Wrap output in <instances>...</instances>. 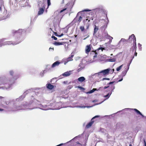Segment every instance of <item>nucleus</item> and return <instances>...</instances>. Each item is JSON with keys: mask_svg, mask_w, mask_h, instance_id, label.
Masks as SVG:
<instances>
[{"mask_svg": "<svg viewBox=\"0 0 146 146\" xmlns=\"http://www.w3.org/2000/svg\"><path fill=\"white\" fill-rule=\"evenodd\" d=\"M129 41L131 40L133 41V45L131 48V50L133 52L134 51H136L137 46L136 43V38L135 35L134 34L131 35L128 39Z\"/></svg>", "mask_w": 146, "mask_h": 146, "instance_id": "1", "label": "nucleus"}, {"mask_svg": "<svg viewBox=\"0 0 146 146\" xmlns=\"http://www.w3.org/2000/svg\"><path fill=\"white\" fill-rule=\"evenodd\" d=\"M114 83H116V82L115 81H113L109 82L108 83V85H110L107 86H105L104 88V89H105L107 88H109V92H111L112 93V92H113L115 88V86L113 84Z\"/></svg>", "mask_w": 146, "mask_h": 146, "instance_id": "2", "label": "nucleus"}, {"mask_svg": "<svg viewBox=\"0 0 146 146\" xmlns=\"http://www.w3.org/2000/svg\"><path fill=\"white\" fill-rule=\"evenodd\" d=\"M134 56H133L132 57V59L131 60H130V62L128 64H127L126 67L125 68V70L122 72L121 73V75L123 76H125V75L126 74L127 71H128V70L129 69L130 64H131V63L132 60L134 58Z\"/></svg>", "mask_w": 146, "mask_h": 146, "instance_id": "3", "label": "nucleus"}, {"mask_svg": "<svg viewBox=\"0 0 146 146\" xmlns=\"http://www.w3.org/2000/svg\"><path fill=\"white\" fill-rule=\"evenodd\" d=\"M99 116L98 115H96L93 117L91 119L90 122L88 123L86 126V128H89L94 123V121H93V120L97 117H99Z\"/></svg>", "mask_w": 146, "mask_h": 146, "instance_id": "4", "label": "nucleus"}, {"mask_svg": "<svg viewBox=\"0 0 146 146\" xmlns=\"http://www.w3.org/2000/svg\"><path fill=\"white\" fill-rule=\"evenodd\" d=\"M90 21V19L89 18H86V19L84 20L83 21V23L84 25H86V29H89L90 25L89 22Z\"/></svg>", "mask_w": 146, "mask_h": 146, "instance_id": "5", "label": "nucleus"}, {"mask_svg": "<svg viewBox=\"0 0 146 146\" xmlns=\"http://www.w3.org/2000/svg\"><path fill=\"white\" fill-rule=\"evenodd\" d=\"M74 56L73 55H72L70 56L66 59L64 61V64H66L68 62L73 60L72 58Z\"/></svg>", "mask_w": 146, "mask_h": 146, "instance_id": "6", "label": "nucleus"}, {"mask_svg": "<svg viewBox=\"0 0 146 146\" xmlns=\"http://www.w3.org/2000/svg\"><path fill=\"white\" fill-rule=\"evenodd\" d=\"M42 4L43 5L42 7V8H40V9L39 10L38 12V14L39 15L42 14L43 13L44 11V10L45 9V5L43 3Z\"/></svg>", "mask_w": 146, "mask_h": 146, "instance_id": "7", "label": "nucleus"}, {"mask_svg": "<svg viewBox=\"0 0 146 146\" xmlns=\"http://www.w3.org/2000/svg\"><path fill=\"white\" fill-rule=\"evenodd\" d=\"M22 41V40L21 39L20 37L19 38H16L15 39V41L13 42L14 45H16L18 44L21 42Z\"/></svg>", "mask_w": 146, "mask_h": 146, "instance_id": "8", "label": "nucleus"}, {"mask_svg": "<svg viewBox=\"0 0 146 146\" xmlns=\"http://www.w3.org/2000/svg\"><path fill=\"white\" fill-rule=\"evenodd\" d=\"M110 71V69L108 68L102 70L100 73H102L104 75H105L108 74L109 73Z\"/></svg>", "mask_w": 146, "mask_h": 146, "instance_id": "9", "label": "nucleus"}, {"mask_svg": "<svg viewBox=\"0 0 146 146\" xmlns=\"http://www.w3.org/2000/svg\"><path fill=\"white\" fill-rule=\"evenodd\" d=\"M94 12H90V16L87 17L86 18H89L90 20H93L94 19Z\"/></svg>", "mask_w": 146, "mask_h": 146, "instance_id": "10", "label": "nucleus"}, {"mask_svg": "<svg viewBox=\"0 0 146 146\" xmlns=\"http://www.w3.org/2000/svg\"><path fill=\"white\" fill-rule=\"evenodd\" d=\"M22 110L20 106H14L13 108V111H16L18 110Z\"/></svg>", "mask_w": 146, "mask_h": 146, "instance_id": "11", "label": "nucleus"}, {"mask_svg": "<svg viewBox=\"0 0 146 146\" xmlns=\"http://www.w3.org/2000/svg\"><path fill=\"white\" fill-rule=\"evenodd\" d=\"M131 110H132L134 111L137 114L140 115L142 117H143L144 116L141 113V112L136 109H131Z\"/></svg>", "mask_w": 146, "mask_h": 146, "instance_id": "12", "label": "nucleus"}, {"mask_svg": "<svg viewBox=\"0 0 146 146\" xmlns=\"http://www.w3.org/2000/svg\"><path fill=\"white\" fill-rule=\"evenodd\" d=\"M91 50V47L90 45H88L86 47V53H88Z\"/></svg>", "mask_w": 146, "mask_h": 146, "instance_id": "13", "label": "nucleus"}, {"mask_svg": "<svg viewBox=\"0 0 146 146\" xmlns=\"http://www.w3.org/2000/svg\"><path fill=\"white\" fill-rule=\"evenodd\" d=\"M60 63L61 62L59 61H57L53 64L52 66V67L54 68L56 66H58Z\"/></svg>", "mask_w": 146, "mask_h": 146, "instance_id": "14", "label": "nucleus"}, {"mask_svg": "<svg viewBox=\"0 0 146 146\" xmlns=\"http://www.w3.org/2000/svg\"><path fill=\"white\" fill-rule=\"evenodd\" d=\"M22 32V30H19L18 31H16L14 33L15 34V35H21V32Z\"/></svg>", "mask_w": 146, "mask_h": 146, "instance_id": "15", "label": "nucleus"}, {"mask_svg": "<svg viewBox=\"0 0 146 146\" xmlns=\"http://www.w3.org/2000/svg\"><path fill=\"white\" fill-rule=\"evenodd\" d=\"M46 85L47 88L50 90L52 89L54 87L53 85L50 83L47 84Z\"/></svg>", "mask_w": 146, "mask_h": 146, "instance_id": "16", "label": "nucleus"}, {"mask_svg": "<svg viewBox=\"0 0 146 146\" xmlns=\"http://www.w3.org/2000/svg\"><path fill=\"white\" fill-rule=\"evenodd\" d=\"M94 26L95 27L94 29V35H95L96 34L99 29L98 27H97L96 25H94Z\"/></svg>", "mask_w": 146, "mask_h": 146, "instance_id": "17", "label": "nucleus"}, {"mask_svg": "<svg viewBox=\"0 0 146 146\" xmlns=\"http://www.w3.org/2000/svg\"><path fill=\"white\" fill-rule=\"evenodd\" d=\"M63 42H59L55 41L53 43V44L56 46H58L63 44Z\"/></svg>", "mask_w": 146, "mask_h": 146, "instance_id": "18", "label": "nucleus"}, {"mask_svg": "<svg viewBox=\"0 0 146 146\" xmlns=\"http://www.w3.org/2000/svg\"><path fill=\"white\" fill-rule=\"evenodd\" d=\"M78 81L80 82H82L85 80V79L84 77H81L78 79Z\"/></svg>", "mask_w": 146, "mask_h": 146, "instance_id": "19", "label": "nucleus"}, {"mask_svg": "<svg viewBox=\"0 0 146 146\" xmlns=\"http://www.w3.org/2000/svg\"><path fill=\"white\" fill-rule=\"evenodd\" d=\"M70 73L68 72H67L63 74L62 75L66 77L70 76Z\"/></svg>", "mask_w": 146, "mask_h": 146, "instance_id": "20", "label": "nucleus"}, {"mask_svg": "<svg viewBox=\"0 0 146 146\" xmlns=\"http://www.w3.org/2000/svg\"><path fill=\"white\" fill-rule=\"evenodd\" d=\"M123 64L120 66L117 67L116 69V70L117 71H119L122 68V67L123 66Z\"/></svg>", "mask_w": 146, "mask_h": 146, "instance_id": "21", "label": "nucleus"}, {"mask_svg": "<svg viewBox=\"0 0 146 146\" xmlns=\"http://www.w3.org/2000/svg\"><path fill=\"white\" fill-rule=\"evenodd\" d=\"M13 42L11 41H7L5 43V44L6 45H10L11 44H13Z\"/></svg>", "mask_w": 146, "mask_h": 146, "instance_id": "22", "label": "nucleus"}, {"mask_svg": "<svg viewBox=\"0 0 146 146\" xmlns=\"http://www.w3.org/2000/svg\"><path fill=\"white\" fill-rule=\"evenodd\" d=\"M111 92H109V93L108 94L105 96H104V97H105V98H109L110 96V95L111 94Z\"/></svg>", "mask_w": 146, "mask_h": 146, "instance_id": "23", "label": "nucleus"}, {"mask_svg": "<svg viewBox=\"0 0 146 146\" xmlns=\"http://www.w3.org/2000/svg\"><path fill=\"white\" fill-rule=\"evenodd\" d=\"M80 29L82 32H83L85 30L84 27L83 26H81L80 27Z\"/></svg>", "mask_w": 146, "mask_h": 146, "instance_id": "24", "label": "nucleus"}, {"mask_svg": "<svg viewBox=\"0 0 146 146\" xmlns=\"http://www.w3.org/2000/svg\"><path fill=\"white\" fill-rule=\"evenodd\" d=\"M104 36L107 38L109 35L107 32H105L104 33Z\"/></svg>", "mask_w": 146, "mask_h": 146, "instance_id": "25", "label": "nucleus"}, {"mask_svg": "<svg viewBox=\"0 0 146 146\" xmlns=\"http://www.w3.org/2000/svg\"><path fill=\"white\" fill-rule=\"evenodd\" d=\"M82 19V16H80L79 17V18L78 19V21L79 23H80Z\"/></svg>", "mask_w": 146, "mask_h": 146, "instance_id": "26", "label": "nucleus"}, {"mask_svg": "<svg viewBox=\"0 0 146 146\" xmlns=\"http://www.w3.org/2000/svg\"><path fill=\"white\" fill-rule=\"evenodd\" d=\"M47 4H48V7L47 8H48L49 7V6L50 5L51 3L50 0H47Z\"/></svg>", "mask_w": 146, "mask_h": 146, "instance_id": "27", "label": "nucleus"}, {"mask_svg": "<svg viewBox=\"0 0 146 146\" xmlns=\"http://www.w3.org/2000/svg\"><path fill=\"white\" fill-rule=\"evenodd\" d=\"M97 90V89L96 88H93L92 90H91L90 91V93H92L94 92L95 91Z\"/></svg>", "mask_w": 146, "mask_h": 146, "instance_id": "28", "label": "nucleus"}, {"mask_svg": "<svg viewBox=\"0 0 146 146\" xmlns=\"http://www.w3.org/2000/svg\"><path fill=\"white\" fill-rule=\"evenodd\" d=\"M109 61L110 62H115V59L113 58H110L109 59Z\"/></svg>", "mask_w": 146, "mask_h": 146, "instance_id": "29", "label": "nucleus"}, {"mask_svg": "<svg viewBox=\"0 0 146 146\" xmlns=\"http://www.w3.org/2000/svg\"><path fill=\"white\" fill-rule=\"evenodd\" d=\"M107 38L109 39V40H112L113 39V38L109 35Z\"/></svg>", "mask_w": 146, "mask_h": 146, "instance_id": "30", "label": "nucleus"}, {"mask_svg": "<svg viewBox=\"0 0 146 146\" xmlns=\"http://www.w3.org/2000/svg\"><path fill=\"white\" fill-rule=\"evenodd\" d=\"M141 46H142L141 44H140L139 43L138 44V46L139 48V49L140 50H141V49H142Z\"/></svg>", "mask_w": 146, "mask_h": 146, "instance_id": "31", "label": "nucleus"}, {"mask_svg": "<svg viewBox=\"0 0 146 146\" xmlns=\"http://www.w3.org/2000/svg\"><path fill=\"white\" fill-rule=\"evenodd\" d=\"M64 35V34L63 33H62L60 35H57V34H56L55 35L57 36H58V37H61V36H63Z\"/></svg>", "mask_w": 146, "mask_h": 146, "instance_id": "32", "label": "nucleus"}, {"mask_svg": "<svg viewBox=\"0 0 146 146\" xmlns=\"http://www.w3.org/2000/svg\"><path fill=\"white\" fill-rule=\"evenodd\" d=\"M83 69V68L82 67H81L79 68H78L77 70V71L78 72H80L82 69Z\"/></svg>", "mask_w": 146, "mask_h": 146, "instance_id": "33", "label": "nucleus"}, {"mask_svg": "<svg viewBox=\"0 0 146 146\" xmlns=\"http://www.w3.org/2000/svg\"><path fill=\"white\" fill-rule=\"evenodd\" d=\"M52 38H53L55 40H56L57 39V38L56 37H55L53 35L52 36Z\"/></svg>", "mask_w": 146, "mask_h": 146, "instance_id": "34", "label": "nucleus"}, {"mask_svg": "<svg viewBox=\"0 0 146 146\" xmlns=\"http://www.w3.org/2000/svg\"><path fill=\"white\" fill-rule=\"evenodd\" d=\"M10 74L11 76H13L14 74V72L12 71H10Z\"/></svg>", "mask_w": 146, "mask_h": 146, "instance_id": "35", "label": "nucleus"}, {"mask_svg": "<svg viewBox=\"0 0 146 146\" xmlns=\"http://www.w3.org/2000/svg\"><path fill=\"white\" fill-rule=\"evenodd\" d=\"M66 8H64V9H63L62 10H61L60 12V13H61L63 11H65V10H66Z\"/></svg>", "mask_w": 146, "mask_h": 146, "instance_id": "36", "label": "nucleus"}, {"mask_svg": "<svg viewBox=\"0 0 146 146\" xmlns=\"http://www.w3.org/2000/svg\"><path fill=\"white\" fill-rule=\"evenodd\" d=\"M41 3H42V2L41 1H38V6H39V7L40 6V4Z\"/></svg>", "mask_w": 146, "mask_h": 146, "instance_id": "37", "label": "nucleus"}, {"mask_svg": "<svg viewBox=\"0 0 146 146\" xmlns=\"http://www.w3.org/2000/svg\"><path fill=\"white\" fill-rule=\"evenodd\" d=\"M90 11V10L88 9H85L84 10L82 11Z\"/></svg>", "mask_w": 146, "mask_h": 146, "instance_id": "38", "label": "nucleus"}, {"mask_svg": "<svg viewBox=\"0 0 146 146\" xmlns=\"http://www.w3.org/2000/svg\"><path fill=\"white\" fill-rule=\"evenodd\" d=\"M105 48H103L102 47H100L98 49V50H102V51L103 50H104Z\"/></svg>", "mask_w": 146, "mask_h": 146, "instance_id": "39", "label": "nucleus"}, {"mask_svg": "<svg viewBox=\"0 0 146 146\" xmlns=\"http://www.w3.org/2000/svg\"><path fill=\"white\" fill-rule=\"evenodd\" d=\"M78 88L80 89L81 90L84 89V88L82 87H81L80 86H78Z\"/></svg>", "mask_w": 146, "mask_h": 146, "instance_id": "40", "label": "nucleus"}, {"mask_svg": "<svg viewBox=\"0 0 146 146\" xmlns=\"http://www.w3.org/2000/svg\"><path fill=\"white\" fill-rule=\"evenodd\" d=\"M66 0H63L61 3L62 4H64L65 3V1H66Z\"/></svg>", "mask_w": 146, "mask_h": 146, "instance_id": "41", "label": "nucleus"}, {"mask_svg": "<svg viewBox=\"0 0 146 146\" xmlns=\"http://www.w3.org/2000/svg\"><path fill=\"white\" fill-rule=\"evenodd\" d=\"M143 141H144V143L145 146H146V143L145 140L144 139H143Z\"/></svg>", "mask_w": 146, "mask_h": 146, "instance_id": "42", "label": "nucleus"}, {"mask_svg": "<svg viewBox=\"0 0 146 146\" xmlns=\"http://www.w3.org/2000/svg\"><path fill=\"white\" fill-rule=\"evenodd\" d=\"M137 53L136 52V51H135V52L134 53V56H136L137 55Z\"/></svg>", "mask_w": 146, "mask_h": 146, "instance_id": "43", "label": "nucleus"}, {"mask_svg": "<svg viewBox=\"0 0 146 146\" xmlns=\"http://www.w3.org/2000/svg\"><path fill=\"white\" fill-rule=\"evenodd\" d=\"M101 36H100V34L99 35H98V36H96V37L97 38H100V37Z\"/></svg>", "mask_w": 146, "mask_h": 146, "instance_id": "44", "label": "nucleus"}, {"mask_svg": "<svg viewBox=\"0 0 146 146\" xmlns=\"http://www.w3.org/2000/svg\"><path fill=\"white\" fill-rule=\"evenodd\" d=\"M50 49L52 50H54V48L53 47L52 48H51V47H50L49 49V50H50Z\"/></svg>", "mask_w": 146, "mask_h": 146, "instance_id": "45", "label": "nucleus"}, {"mask_svg": "<svg viewBox=\"0 0 146 146\" xmlns=\"http://www.w3.org/2000/svg\"><path fill=\"white\" fill-rule=\"evenodd\" d=\"M110 79L109 78H104L103 79V80H109Z\"/></svg>", "mask_w": 146, "mask_h": 146, "instance_id": "46", "label": "nucleus"}, {"mask_svg": "<svg viewBox=\"0 0 146 146\" xmlns=\"http://www.w3.org/2000/svg\"><path fill=\"white\" fill-rule=\"evenodd\" d=\"M76 144H80V145H81V144H80V143H79V142H78V141H77V142H76Z\"/></svg>", "mask_w": 146, "mask_h": 146, "instance_id": "47", "label": "nucleus"}, {"mask_svg": "<svg viewBox=\"0 0 146 146\" xmlns=\"http://www.w3.org/2000/svg\"><path fill=\"white\" fill-rule=\"evenodd\" d=\"M112 40H109V43H110L112 42Z\"/></svg>", "mask_w": 146, "mask_h": 146, "instance_id": "48", "label": "nucleus"}, {"mask_svg": "<svg viewBox=\"0 0 146 146\" xmlns=\"http://www.w3.org/2000/svg\"><path fill=\"white\" fill-rule=\"evenodd\" d=\"M97 53H95V55L94 56V57H96L97 56Z\"/></svg>", "mask_w": 146, "mask_h": 146, "instance_id": "49", "label": "nucleus"}, {"mask_svg": "<svg viewBox=\"0 0 146 146\" xmlns=\"http://www.w3.org/2000/svg\"><path fill=\"white\" fill-rule=\"evenodd\" d=\"M123 80V78H122L121 79L118 80V82H120Z\"/></svg>", "mask_w": 146, "mask_h": 146, "instance_id": "50", "label": "nucleus"}, {"mask_svg": "<svg viewBox=\"0 0 146 146\" xmlns=\"http://www.w3.org/2000/svg\"><path fill=\"white\" fill-rule=\"evenodd\" d=\"M3 110L1 108H0V111H3Z\"/></svg>", "mask_w": 146, "mask_h": 146, "instance_id": "51", "label": "nucleus"}, {"mask_svg": "<svg viewBox=\"0 0 146 146\" xmlns=\"http://www.w3.org/2000/svg\"><path fill=\"white\" fill-rule=\"evenodd\" d=\"M2 98H4V97H2V96H0V99Z\"/></svg>", "mask_w": 146, "mask_h": 146, "instance_id": "52", "label": "nucleus"}, {"mask_svg": "<svg viewBox=\"0 0 146 146\" xmlns=\"http://www.w3.org/2000/svg\"><path fill=\"white\" fill-rule=\"evenodd\" d=\"M1 10H2V8L1 7H0V11H1Z\"/></svg>", "mask_w": 146, "mask_h": 146, "instance_id": "53", "label": "nucleus"}, {"mask_svg": "<svg viewBox=\"0 0 146 146\" xmlns=\"http://www.w3.org/2000/svg\"><path fill=\"white\" fill-rule=\"evenodd\" d=\"M129 146H132L131 144H130L129 145Z\"/></svg>", "mask_w": 146, "mask_h": 146, "instance_id": "54", "label": "nucleus"}, {"mask_svg": "<svg viewBox=\"0 0 146 146\" xmlns=\"http://www.w3.org/2000/svg\"><path fill=\"white\" fill-rule=\"evenodd\" d=\"M106 18H107V19L108 20V17H107V14H106Z\"/></svg>", "mask_w": 146, "mask_h": 146, "instance_id": "55", "label": "nucleus"}, {"mask_svg": "<svg viewBox=\"0 0 146 146\" xmlns=\"http://www.w3.org/2000/svg\"><path fill=\"white\" fill-rule=\"evenodd\" d=\"M77 35H75V37H76L77 36Z\"/></svg>", "mask_w": 146, "mask_h": 146, "instance_id": "56", "label": "nucleus"}, {"mask_svg": "<svg viewBox=\"0 0 146 146\" xmlns=\"http://www.w3.org/2000/svg\"><path fill=\"white\" fill-rule=\"evenodd\" d=\"M79 66H80V65H79Z\"/></svg>", "mask_w": 146, "mask_h": 146, "instance_id": "57", "label": "nucleus"}]
</instances>
